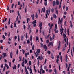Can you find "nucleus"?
Masks as SVG:
<instances>
[{
	"label": "nucleus",
	"mask_w": 74,
	"mask_h": 74,
	"mask_svg": "<svg viewBox=\"0 0 74 74\" xmlns=\"http://www.w3.org/2000/svg\"><path fill=\"white\" fill-rule=\"evenodd\" d=\"M22 51L23 54H25V51L23 50V49H22Z\"/></svg>",
	"instance_id": "29"
},
{
	"label": "nucleus",
	"mask_w": 74,
	"mask_h": 74,
	"mask_svg": "<svg viewBox=\"0 0 74 74\" xmlns=\"http://www.w3.org/2000/svg\"><path fill=\"white\" fill-rule=\"evenodd\" d=\"M32 50L34 49V45H33L32 47Z\"/></svg>",
	"instance_id": "27"
},
{
	"label": "nucleus",
	"mask_w": 74,
	"mask_h": 74,
	"mask_svg": "<svg viewBox=\"0 0 74 74\" xmlns=\"http://www.w3.org/2000/svg\"><path fill=\"white\" fill-rule=\"evenodd\" d=\"M14 6V3L12 4V6H11V8H13V7Z\"/></svg>",
	"instance_id": "51"
},
{
	"label": "nucleus",
	"mask_w": 74,
	"mask_h": 74,
	"mask_svg": "<svg viewBox=\"0 0 74 74\" xmlns=\"http://www.w3.org/2000/svg\"><path fill=\"white\" fill-rule=\"evenodd\" d=\"M49 39H50V41H52V37L51 36H50Z\"/></svg>",
	"instance_id": "41"
},
{
	"label": "nucleus",
	"mask_w": 74,
	"mask_h": 74,
	"mask_svg": "<svg viewBox=\"0 0 74 74\" xmlns=\"http://www.w3.org/2000/svg\"><path fill=\"white\" fill-rule=\"evenodd\" d=\"M53 17L54 19H56L57 18L56 16V15L55 14H54L53 15Z\"/></svg>",
	"instance_id": "11"
},
{
	"label": "nucleus",
	"mask_w": 74,
	"mask_h": 74,
	"mask_svg": "<svg viewBox=\"0 0 74 74\" xmlns=\"http://www.w3.org/2000/svg\"><path fill=\"white\" fill-rule=\"evenodd\" d=\"M39 27H40V33H41V29H42V22L40 21L39 22Z\"/></svg>",
	"instance_id": "1"
},
{
	"label": "nucleus",
	"mask_w": 74,
	"mask_h": 74,
	"mask_svg": "<svg viewBox=\"0 0 74 74\" xmlns=\"http://www.w3.org/2000/svg\"><path fill=\"white\" fill-rule=\"evenodd\" d=\"M40 49H38V50H37L36 53H40Z\"/></svg>",
	"instance_id": "16"
},
{
	"label": "nucleus",
	"mask_w": 74,
	"mask_h": 74,
	"mask_svg": "<svg viewBox=\"0 0 74 74\" xmlns=\"http://www.w3.org/2000/svg\"><path fill=\"white\" fill-rule=\"evenodd\" d=\"M39 64H40V62H39V60L38 61V67L39 66Z\"/></svg>",
	"instance_id": "45"
},
{
	"label": "nucleus",
	"mask_w": 74,
	"mask_h": 74,
	"mask_svg": "<svg viewBox=\"0 0 74 74\" xmlns=\"http://www.w3.org/2000/svg\"><path fill=\"white\" fill-rule=\"evenodd\" d=\"M49 72H50V73H52V69L51 70V69H49Z\"/></svg>",
	"instance_id": "49"
},
{
	"label": "nucleus",
	"mask_w": 74,
	"mask_h": 74,
	"mask_svg": "<svg viewBox=\"0 0 74 74\" xmlns=\"http://www.w3.org/2000/svg\"><path fill=\"white\" fill-rule=\"evenodd\" d=\"M44 5H45V6H47V2L45 3Z\"/></svg>",
	"instance_id": "60"
},
{
	"label": "nucleus",
	"mask_w": 74,
	"mask_h": 74,
	"mask_svg": "<svg viewBox=\"0 0 74 74\" xmlns=\"http://www.w3.org/2000/svg\"><path fill=\"white\" fill-rule=\"evenodd\" d=\"M60 44H61V42L60 41L59 43V46H58V49H59L60 48Z\"/></svg>",
	"instance_id": "8"
},
{
	"label": "nucleus",
	"mask_w": 74,
	"mask_h": 74,
	"mask_svg": "<svg viewBox=\"0 0 74 74\" xmlns=\"http://www.w3.org/2000/svg\"><path fill=\"white\" fill-rule=\"evenodd\" d=\"M21 40H23V39H24V36H23V35L21 36Z\"/></svg>",
	"instance_id": "12"
},
{
	"label": "nucleus",
	"mask_w": 74,
	"mask_h": 74,
	"mask_svg": "<svg viewBox=\"0 0 74 74\" xmlns=\"http://www.w3.org/2000/svg\"><path fill=\"white\" fill-rule=\"evenodd\" d=\"M48 47H49L50 45H51V46H53V43L52 42H50L48 44Z\"/></svg>",
	"instance_id": "3"
},
{
	"label": "nucleus",
	"mask_w": 74,
	"mask_h": 74,
	"mask_svg": "<svg viewBox=\"0 0 74 74\" xmlns=\"http://www.w3.org/2000/svg\"><path fill=\"white\" fill-rule=\"evenodd\" d=\"M59 21H58V22L59 25V23H60V24H61V20L60 18H59Z\"/></svg>",
	"instance_id": "9"
},
{
	"label": "nucleus",
	"mask_w": 74,
	"mask_h": 74,
	"mask_svg": "<svg viewBox=\"0 0 74 74\" xmlns=\"http://www.w3.org/2000/svg\"><path fill=\"white\" fill-rule=\"evenodd\" d=\"M49 27H50V30H51L52 29V28L53 26V24H51V23H49L48 24Z\"/></svg>",
	"instance_id": "2"
},
{
	"label": "nucleus",
	"mask_w": 74,
	"mask_h": 74,
	"mask_svg": "<svg viewBox=\"0 0 74 74\" xmlns=\"http://www.w3.org/2000/svg\"><path fill=\"white\" fill-rule=\"evenodd\" d=\"M41 47L42 48L43 47V44L42 42H41L40 43Z\"/></svg>",
	"instance_id": "44"
},
{
	"label": "nucleus",
	"mask_w": 74,
	"mask_h": 74,
	"mask_svg": "<svg viewBox=\"0 0 74 74\" xmlns=\"http://www.w3.org/2000/svg\"><path fill=\"white\" fill-rule=\"evenodd\" d=\"M24 64H25V62L22 63L21 65H22V66L23 67H24Z\"/></svg>",
	"instance_id": "23"
},
{
	"label": "nucleus",
	"mask_w": 74,
	"mask_h": 74,
	"mask_svg": "<svg viewBox=\"0 0 74 74\" xmlns=\"http://www.w3.org/2000/svg\"><path fill=\"white\" fill-rule=\"evenodd\" d=\"M18 20H19V18L18 17V16H17L16 19V21H18Z\"/></svg>",
	"instance_id": "36"
},
{
	"label": "nucleus",
	"mask_w": 74,
	"mask_h": 74,
	"mask_svg": "<svg viewBox=\"0 0 74 74\" xmlns=\"http://www.w3.org/2000/svg\"><path fill=\"white\" fill-rule=\"evenodd\" d=\"M63 36L64 38H67V36H66V35L65 34H63Z\"/></svg>",
	"instance_id": "14"
},
{
	"label": "nucleus",
	"mask_w": 74,
	"mask_h": 74,
	"mask_svg": "<svg viewBox=\"0 0 74 74\" xmlns=\"http://www.w3.org/2000/svg\"><path fill=\"white\" fill-rule=\"evenodd\" d=\"M43 48L44 49H47V45H44Z\"/></svg>",
	"instance_id": "15"
},
{
	"label": "nucleus",
	"mask_w": 74,
	"mask_h": 74,
	"mask_svg": "<svg viewBox=\"0 0 74 74\" xmlns=\"http://www.w3.org/2000/svg\"><path fill=\"white\" fill-rule=\"evenodd\" d=\"M42 11H43V12H45V8L44 7V8H42L41 13H42Z\"/></svg>",
	"instance_id": "4"
},
{
	"label": "nucleus",
	"mask_w": 74,
	"mask_h": 74,
	"mask_svg": "<svg viewBox=\"0 0 74 74\" xmlns=\"http://www.w3.org/2000/svg\"><path fill=\"white\" fill-rule=\"evenodd\" d=\"M25 37H26V38H27V33H26Z\"/></svg>",
	"instance_id": "62"
},
{
	"label": "nucleus",
	"mask_w": 74,
	"mask_h": 74,
	"mask_svg": "<svg viewBox=\"0 0 74 74\" xmlns=\"http://www.w3.org/2000/svg\"><path fill=\"white\" fill-rule=\"evenodd\" d=\"M37 21H36V20H35L34 21H33V24H36V23Z\"/></svg>",
	"instance_id": "33"
},
{
	"label": "nucleus",
	"mask_w": 74,
	"mask_h": 74,
	"mask_svg": "<svg viewBox=\"0 0 74 74\" xmlns=\"http://www.w3.org/2000/svg\"><path fill=\"white\" fill-rule=\"evenodd\" d=\"M10 21H11V19L10 18H9V21L8 22V24L9 25L10 24Z\"/></svg>",
	"instance_id": "24"
},
{
	"label": "nucleus",
	"mask_w": 74,
	"mask_h": 74,
	"mask_svg": "<svg viewBox=\"0 0 74 74\" xmlns=\"http://www.w3.org/2000/svg\"><path fill=\"white\" fill-rule=\"evenodd\" d=\"M29 66H30L31 65V64H32V62L30 61H29Z\"/></svg>",
	"instance_id": "54"
},
{
	"label": "nucleus",
	"mask_w": 74,
	"mask_h": 74,
	"mask_svg": "<svg viewBox=\"0 0 74 74\" xmlns=\"http://www.w3.org/2000/svg\"><path fill=\"white\" fill-rule=\"evenodd\" d=\"M33 26L34 27H36V26L37 25V24H33Z\"/></svg>",
	"instance_id": "46"
},
{
	"label": "nucleus",
	"mask_w": 74,
	"mask_h": 74,
	"mask_svg": "<svg viewBox=\"0 0 74 74\" xmlns=\"http://www.w3.org/2000/svg\"><path fill=\"white\" fill-rule=\"evenodd\" d=\"M46 17H45V18H48V15H47V13H46Z\"/></svg>",
	"instance_id": "63"
},
{
	"label": "nucleus",
	"mask_w": 74,
	"mask_h": 74,
	"mask_svg": "<svg viewBox=\"0 0 74 74\" xmlns=\"http://www.w3.org/2000/svg\"><path fill=\"white\" fill-rule=\"evenodd\" d=\"M56 13L57 15H58V10H56Z\"/></svg>",
	"instance_id": "61"
},
{
	"label": "nucleus",
	"mask_w": 74,
	"mask_h": 74,
	"mask_svg": "<svg viewBox=\"0 0 74 74\" xmlns=\"http://www.w3.org/2000/svg\"><path fill=\"white\" fill-rule=\"evenodd\" d=\"M23 27H24V30H25L26 29V25H24L23 26Z\"/></svg>",
	"instance_id": "50"
},
{
	"label": "nucleus",
	"mask_w": 74,
	"mask_h": 74,
	"mask_svg": "<svg viewBox=\"0 0 74 74\" xmlns=\"http://www.w3.org/2000/svg\"><path fill=\"white\" fill-rule=\"evenodd\" d=\"M25 59V58L23 57L22 59V63H25V60H24V59Z\"/></svg>",
	"instance_id": "38"
},
{
	"label": "nucleus",
	"mask_w": 74,
	"mask_h": 74,
	"mask_svg": "<svg viewBox=\"0 0 74 74\" xmlns=\"http://www.w3.org/2000/svg\"><path fill=\"white\" fill-rule=\"evenodd\" d=\"M58 29V27H57V24H55V29Z\"/></svg>",
	"instance_id": "26"
},
{
	"label": "nucleus",
	"mask_w": 74,
	"mask_h": 74,
	"mask_svg": "<svg viewBox=\"0 0 74 74\" xmlns=\"http://www.w3.org/2000/svg\"><path fill=\"white\" fill-rule=\"evenodd\" d=\"M53 6L54 7H55V1H53Z\"/></svg>",
	"instance_id": "19"
},
{
	"label": "nucleus",
	"mask_w": 74,
	"mask_h": 74,
	"mask_svg": "<svg viewBox=\"0 0 74 74\" xmlns=\"http://www.w3.org/2000/svg\"><path fill=\"white\" fill-rule=\"evenodd\" d=\"M51 58L52 59H54V56L53 55H51Z\"/></svg>",
	"instance_id": "39"
},
{
	"label": "nucleus",
	"mask_w": 74,
	"mask_h": 74,
	"mask_svg": "<svg viewBox=\"0 0 74 74\" xmlns=\"http://www.w3.org/2000/svg\"><path fill=\"white\" fill-rule=\"evenodd\" d=\"M9 6H7V10H8V11L9 10Z\"/></svg>",
	"instance_id": "31"
},
{
	"label": "nucleus",
	"mask_w": 74,
	"mask_h": 74,
	"mask_svg": "<svg viewBox=\"0 0 74 74\" xmlns=\"http://www.w3.org/2000/svg\"><path fill=\"white\" fill-rule=\"evenodd\" d=\"M42 74H44V73H45V71L44 70H43V69L42 70Z\"/></svg>",
	"instance_id": "47"
},
{
	"label": "nucleus",
	"mask_w": 74,
	"mask_h": 74,
	"mask_svg": "<svg viewBox=\"0 0 74 74\" xmlns=\"http://www.w3.org/2000/svg\"><path fill=\"white\" fill-rule=\"evenodd\" d=\"M27 44H29V43H30V40H27Z\"/></svg>",
	"instance_id": "58"
},
{
	"label": "nucleus",
	"mask_w": 74,
	"mask_h": 74,
	"mask_svg": "<svg viewBox=\"0 0 74 74\" xmlns=\"http://www.w3.org/2000/svg\"><path fill=\"white\" fill-rule=\"evenodd\" d=\"M32 39H33V37H32V36H31L30 37V41H32Z\"/></svg>",
	"instance_id": "30"
},
{
	"label": "nucleus",
	"mask_w": 74,
	"mask_h": 74,
	"mask_svg": "<svg viewBox=\"0 0 74 74\" xmlns=\"http://www.w3.org/2000/svg\"><path fill=\"white\" fill-rule=\"evenodd\" d=\"M18 41H19L20 38H19V35L18 36Z\"/></svg>",
	"instance_id": "40"
},
{
	"label": "nucleus",
	"mask_w": 74,
	"mask_h": 74,
	"mask_svg": "<svg viewBox=\"0 0 74 74\" xmlns=\"http://www.w3.org/2000/svg\"><path fill=\"white\" fill-rule=\"evenodd\" d=\"M63 30H64V29L63 28H62V29H60V32L61 33L62 32V33H63Z\"/></svg>",
	"instance_id": "20"
},
{
	"label": "nucleus",
	"mask_w": 74,
	"mask_h": 74,
	"mask_svg": "<svg viewBox=\"0 0 74 74\" xmlns=\"http://www.w3.org/2000/svg\"><path fill=\"white\" fill-rule=\"evenodd\" d=\"M59 1L58 0H56V5H59Z\"/></svg>",
	"instance_id": "5"
},
{
	"label": "nucleus",
	"mask_w": 74,
	"mask_h": 74,
	"mask_svg": "<svg viewBox=\"0 0 74 74\" xmlns=\"http://www.w3.org/2000/svg\"><path fill=\"white\" fill-rule=\"evenodd\" d=\"M19 51V49H18L16 51V55L18 54V51Z\"/></svg>",
	"instance_id": "48"
},
{
	"label": "nucleus",
	"mask_w": 74,
	"mask_h": 74,
	"mask_svg": "<svg viewBox=\"0 0 74 74\" xmlns=\"http://www.w3.org/2000/svg\"><path fill=\"white\" fill-rule=\"evenodd\" d=\"M52 39L54 40V38H55V34H53L52 36Z\"/></svg>",
	"instance_id": "37"
},
{
	"label": "nucleus",
	"mask_w": 74,
	"mask_h": 74,
	"mask_svg": "<svg viewBox=\"0 0 74 74\" xmlns=\"http://www.w3.org/2000/svg\"><path fill=\"white\" fill-rule=\"evenodd\" d=\"M25 72H27V71H27V68H26V66L25 67Z\"/></svg>",
	"instance_id": "52"
},
{
	"label": "nucleus",
	"mask_w": 74,
	"mask_h": 74,
	"mask_svg": "<svg viewBox=\"0 0 74 74\" xmlns=\"http://www.w3.org/2000/svg\"><path fill=\"white\" fill-rule=\"evenodd\" d=\"M39 39V38H38V36H36V41H38V40Z\"/></svg>",
	"instance_id": "21"
},
{
	"label": "nucleus",
	"mask_w": 74,
	"mask_h": 74,
	"mask_svg": "<svg viewBox=\"0 0 74 74\" xmlns=\"http://www.w3.org/2000/svg\"><path fill=\"white\" fill-rule=\"evenodd\" d=\"M46 42L47 44H48L49 43V40L48 39L47 41H46Z\"/></svg>",
	"instance_id": "53"
},
{
	"label": "nucleus",
	"mask_w": 74,
	"mask_h": 74,
	"mask_svg": "<svg viewBox=\"0 0 74 74\" xmlns=\"http://www.w3.org/2000/svg\"><path fill=\"white\" fill-rule=\"evenodd\" d=\"M65 49H66V48L65 47H64L63 49H62V51H64L65 50Z\"/></svg>",
	"instance_id": "64"
},
{
	"label": "nucleus",
	"mask_w": 74,
	"mask_h": 74,
	"mask_svg": "<svg viewBox=\"0 0 74 74\" xmlns=\"http://www.w3.org/2000/svg\"><path fill=\"white\" fill-rule=\"evenodd\" d=\"M2 55H3L4 56L3 58H4V57H5H5H7V56H6V53H3Z\"/></svg>",
	"instance_id": "22"
},
{
	"label": "nucleus",
	"mask_w": 74,
	"mask_h": 74,
	"mask_svg": "<svg viewBox=\"0 0 74 74\" xmlns=\"http://www.w3.org/2000/svg\"><path fill=\"white\" fill-rule=\"evenodd\" d=\"M56 29H54V32H55L56 33H58L59 32V31L58 30H56Z\"/></svg>",
	"instance_id": "18"
},
{
	"label": "nucleus",
	"mask_w": 74,
	"mask_h": 74,
	"mask_svg": "<svg viewBox=\"0 0 74 74\" xmlns=\"http://www.w3.org/2000/svg\"><path fill=\"white\" fill-rule=\"evenodd\" d=\"M47 53L49 54V55H50L51 54V51H50L48 50L47 51Z\"/></svg>",
	"instance_id": "32"
},
{
	"label": "nucleus",
	"mask_w": 74,
	"mask_h": 74,
	"mask_svg": "<svg viewBox=\"0 0 74 74\" xmlns=\"http://www.w3.org/2000/svg\"><path fill=\"white\" fill-rule=\"evenodd\" d=\"M66 21H65V22H64V25L65 26H67V24H66Z\"/></svg>",
	"instance_id": "56"
},
{
	"label": "nucleus",
	"mask_w": 74,
	"mask_h": 74,
	"mask_svg": "<svg viewBox=\"0 0 74 74\" xmlns=\"http://www.w3.org/2000/svg\"><path fill=\"white\" fill-rule=\"evenodd\" d=\"M47 62V59H45V62L44 63V64H46V62Z\"/></svg>",
	"instance_id": "59"
},
{
	"label": "nucleus",
	"mask_w": 74,
	"mask_h": 74,
	"mask_svg": "<svg viewBox=\"0 0 74 74\" xmlns=\"http://www.w3.org/2000/svg\"><path fill=\"white\" fill-rule=\"evenodd\" d=\"M12 51H11V52L10 53V56L11 59H12Z\"/></svg>",
	"instance_id": "7"
},
{
	"label": "nucleus",
	"mask_w": 74,
	"mask_h": 74,
	"mask_svg": "<svg viewBox=\"0 0 74 74\" xmlns=\"http://www.w3.org/2000/svg\"><path fill=\"white\" fill-rule=\"evenodd\" d=\"M51 11L52 13H53V12H54V9H53V8L51 9Z\"/></svg>",
	"instance_id": "42"
},
{
	"label": "nucleus",
	"mask_w": 74,
	"mask_h": 74,
	"mask_svg": "<svg viewBox=\"0 0 74 74\" xmlns=\"http://www.w3.org/2000/svg\"><path fill=\"white\" fill-rule=\"evenodd\" d=\"M58 62H59V59L57 58L56 59V63H58Z\"/></svg>",
	"instance_id": "55"
},
{
	"label": "nucleus",
	"mask_w": 74,
	"mask_h": 74,
	"mask_svg": "<svg viewBox=\"0 0 74 74\" xmlns=\"http://www.w3.org/2000/svg\"><path fill=\"white\" fill-rule=\"evenodd\" d=\"M9 66L10 67H11V63L10 62H9Z\"/></svg>",
	"instance_id": "34"
},
{
	"label": "nucleus",
	"mask_w": 74,
	"mask_h": 74,
	"mask_svg": "<svg viewBox=\"0 0 74 74\" xmlns=\"http://www.w3.org/2000/svg\"><path fill=\"white\" fill-rule=\"evenodd\" d=\"M2 38H3L4 40H5V39L6 38V37L4 36V35H3Z\"/></svg>",
	"instance_id": "25"
},
{
	"label": "nucleus",
	"mask_w": 74,
	"mask_h": 74,
	"mask_svg": "<svg viewBox=\"0 0 74 74\" xmlns=\"http://www.w3.org/2000/svg\"><path fill=\"white\" fill-rule=\"evenodd\" d=\"M46 13L48 15H49V13H48V10H47L46 11Z\"/></svg>",
	"instance_id": "35"
},
{
	"label": "nucleus",
	"mask_w": 74,
	"mask_h": 74,
	"mask_svg": "<svg viewBox=\"0 0 74 74\" xmlns=\"http://www.w3.org/2000/svg\"><path fill=\"white\" fill-rule=\"evenodd\" d=\"M12 68L14 70H15H15H16V65H14V66H13Z\"/></svg>",
	"instance_id": "6"
},
{
	"label": "nucleus",
	"mask_w": 74,
	"mask_h": 74,
	"mask_svg": "<svg viewBox=\"0 0 74 74\" xmlns=\"http://www.w3.org/2000/svg\"><path fill=\"white\" fill-rule=\"evenodd\" d=\"M7 18H5V20H4V19H3L2 21V23H4V22H5V21H6L7 20Z\"/></svg>",
	"instance_id": "17"
},
{
	"label": "nucleus",
	"mask_w": 74,
	"mask_h": 74,
	"mask_svg": "<svg viewBox=\"0 0 74 74\" xmlns=\"http://www.w3.org/2000/svg\"><path fill=\"white\" fill-rule=\"evenodd\" d=\"M70 27H73V25L72 24V22L71 21H70Z\"/></svg>",
	"instance_id": "13"
},
{
	"label": "nucleus",
	"mask_w": 74,
	"mask_h": 74,
	"mask_svg": "<svg viewBox=\"0 0 74 74\" xmlns=\"http://www.w3.org/2000/svg\"><path fill=\"white\" fill-rule=\"evenodd\" d=\"M31 17L32 18V20H34V14H31Z\"/></svg>",
	"instance_id": "10"
},
{
	"label": "nucleus",
	"mask_w": 74,
	"mask_h": 74,
	"mask_svg": "<svg viewBox=\"0 0 74 74\" xmlns=\"http://www.w3.org/2000/svg\"><path fill=\"white\" fill-rule=\"evenodd\" d=\"M35 17L36 18H38V15H37V14H36V15Z\"/></svg>",
	"instance_id": "57"
},
{
	"label": "nucleus",
	"mask_w": 74,
	"mask_h": 74,
	"mask_svg": "<svg viewBox=\"0 0 74 74\" xmlns=\"http://www.w3.org/2000/svg\"><path fill=\"white\" fill-rule=\"evenodd\" d=\"M25 64H26V63H27L28 62L27 60H26V58H25Z\"/></svg>",
	"instance_id": "28"
},
{
	"label": "nucleus",
	"mask_w": 74,
	"mask_h": 74,
	"mask_svg": "<svg viewBox=\"0 0 74 74\" xmlns=\"http://www.w3.org/2000/svg\"><path fill=\"white\" fill-rule=\"evenodd\" d=\"M32 33V29H31V28H30L29 29V34Z\"/></svg>",
	"instance_id": "43"
}]
</instances>
